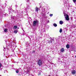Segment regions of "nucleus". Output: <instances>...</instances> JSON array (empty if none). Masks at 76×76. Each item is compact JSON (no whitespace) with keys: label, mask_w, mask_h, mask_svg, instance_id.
<instances>
[{"label":"nucleus","mask_w":76,"mask_h":76,"mask_svg":"<svg viewBox=\"0 0 76 76\" xmlns=\"http://www.w3.org/2000/svg\"><path fill=\"white\" fill-rule=\"evenodd\" d=\"M39 22V21L38 20H34L33 21V26H35L37 25L38 24V23Z\"/></svg>","instance_id":"nucleus-1"},{"label":"nucleus","mask_w":76,"mask_h":76,"mask_svg":"<svg viewBox=\"0 0 76 76\" xmlns=\"http://www.w3.org/2000/svg\"><path fill=\"white\" fill-rule=\"evenodd\" d=\"M37 63L39 66H41V65L42 64V61H41V59H39L37 62Z\"/></svg>","instance_id":"nucleus-2"},{"label":"nucleus","mask_w":76,"mask_h":76,"mask_svg":"<svg viewBox=\"0 0 76 76\" xmlns=\"http://www.w3.org/2000/svg\"><path fill=\"white\" fill-rule=\"evenodd\" d=\"M66 20H69L70 19L69 18V17L67 14L66 15V17H65Z\"/></svg>","instance_id":"nucleus-3"},{"label":"nucleus","mask_w":76,"mask_h":76,"mask_svg":"<svg viewBox=\"0 0 76 76\" xmlns=\"http://www.w3.org/2000/svg\"><path fill=\"white\" fill-rule=\"evenodd\" d=\"M35 11L36 12H38V11L39 10V9L38 8V7H36L35 8Z\"/></svg>","instance_id":"nucleus-4"},{"label":"nucleus","mask_w":76,"mask_h":76,"mask_svg":"<svg viewBox=\"0 0 76 76\" xmlns=\"http://www.w3.org/2000/svg\"><path fill=\"white\" fill-rule=\"evenodd\" d=\"M72 74L73 75H75L76 73V71L75 70H73L72 71Z\"/></svg>","instance_id":"nucleus-5"},{"label":"nucleus","mask_w":76,"mask_h":76,"mask_svg":"<svg viewBox=\"0 0 76 76\" xmlns=\"http://www.w3.org/2000/svg\"><path fill=\"white\" fill-rule=\"evenodd\" d=\"M66 47L67 49H69L70 48V45L69 44H67L66 46Z\"/></svg>","instance_id":"nucleus-6"},{"label":"nucleus","mask_w":76,"mask_h":76,"mask_svg":"<svg viewBox=\"0 0 76 76\" xmlns=\"http://www.w3.org/2000/svg\"><path fill=\"white\" fill-rule=\"evenodd\" d=\"M59 23L60 25H62L63 23V22L62 20H61L59 21Z\"/></svg>","instance_id":"nucleus-7"},{"label":"nucleus","mask_w":76,"mask_h":76,"mask_svg":"<svg viewBox=\"0 0 76 76\" xmlns=\"http://www.w3.org/2000/svg\"><path fill=\"white\" fill-rule=\"evenodd\" d=\"M52 42H53L52 40H50L48 41V43H49V44H50V43H52Z\"/></svg>","instance_id":"nucleus-8"},{"label":"nucleus","mask_w":76,"mask_h":76,"mask_svg":"<svg viewBox=\"0 0 76 76\" xmlns=\"http://www.w3.org/2000/svg\"><path fill=\"white\" fill-rule=\"evenodd\" d=\"M53 25L54 26H55V27H57V24L56 23H54L53 24Z\"/></svg>","instance_id":"nucleus-9"},{"label":"nucleus","mask_w":76,"mask_h":76,"mask_svg":"<svg viewBox=\"0 0 76 76\" xmlns=\"http://www.w3.org/2000/svg\"><path fill=\"white\" fill-rule=\"evenodd\" d=\"M61 51L62 53H63L64 51V48H62L61 50Z\"/></svg>","instance_id":"nucleus-10"},{"label":"nucleus","mask_w":76,"mask_h":76,"mask_svg":"<svg viewBox=\"0 0 76 76\" xmlns=\"http://www.w3.org/2000/svg\"><path fill=\"white\" fill-rule=\"evenodd\" d=\"M17 28H18V26H15L14 27V28L15 29H17Z\"/></svg>","instance_id":"nucleus-11"},{"label":"nucleus","mask_w":76,"mask_h":76,"mask_svg":"<svg viewBox=\"0 0 76 76\" xmlns=\"http://www.w3.org/2000/svg\"><path fill=\"white\" fill-rule=\"evenodd\" d=\"M7 29L6 28L4 30V32H7Z\"/></svg>","instance_id":"nucleus-12"},{"label":"nucleus","mask_w":76,"mask_h":76,"mask_svg":"<svg viewBox=\"0 0 76 76\" xmlns=\"http://www.w3.org/2000/svg\"><path fill=\"white\" fill-rule=\"evenodd\" d=\"M59 32L60 33H61L62 32V29L60 28L59 30Z\"/></svg>","instance_id":"nucleus-13"},{"label":"nucleus","mask_w":76,"mask_h":76,"mask_svg":"<svg viewBox=\"0 0 76 76\" xmlns=\"http://www.w3.org/2000/svg\"><path fill=\"white\" fill-rule=\"evenodd\" d=\"M14 32L15 34H17V32H18V30H15Z\"/></svg>","instance_id":"nucleus-14"},{"label":"nucleus","mask_w":76,"mask_h":76,"mask_svg":"<svg viewBox=\"0 0 76 76\" xmlns=\"http://www.w3.org/2000/svg\"><path fill=\"white\" fill-rule=\"evenodd\" d=\"M16 72L17 73H19V71L16 70Z\"/></svg>","instance_id":"nucleus-15"},{"label":"nucleus","mask_w":76,"mask_h":76,"mask_svg":"<svg viewBox=\"0 0 76 76\" xmlns=\"http://www.w3.org/2000/svg\"><path fill=\"white\" fill-rule=\"evenodd\" d=\"M73 1L74 3H76V0H73Z\"/></svg>","instance_id":"nucleus-16"},{"label":"nucleus","mask_w":76,"mask_h":76,"mask_svg":"<svg viewBox=\"0 0 76 76\" xmlns=\"http://www.w3.org/2000/svg\"><path fill=\"white\" fill-rule=\"evenodd\" d=\"M53 14H50V16H53Z\"/></svg>","instance_id":"nucleus-17"},{"label":"nucleus","mask_w":76,"mask_h":76,"mask_svg":"<svg viewBox=\"0 0 76 76\" xmlns=\"http://www.w3.org/2000/svg\"><path fill=\"white\" fill-rule=\"evenodd\" d=\"M1 67V64H0V67Z\"/></svg>","instance_id":"nucleus-18"},{"label":"nucleus","mask_w":76,"mask_h":76,"mask_svg":"<svg viewBox=\"0 0 76 76\" xmlns=\"http://www.w3.org/2000/svg\"><path fill=\"white\" fill-rule=\"evenodd\" d=\"M35 50H34V51H33V53H35Z\"/></svg>","instance_id":"nucleus-19"},{"label":"nucleus","mask_w":76,"mask_h":76,"mask_svg":"<svg viewBox=\"0 0 76 76\" xmlns=\"http://www.w3.org/2000/svg\"><path fill=\"white\" fill-rule=\"evenodd\" d=\"M75 58H76V56H75Z\"/></svg>","instance_id":"nucleus-20"},{"label":"nucleus","mask_w":76,"mask_h":76,"mask_svg":"<svg viewBox=\"0 0 76 76\" xmlns=\"http://www.w3.org/2000/svg\"><path fill=\"white\" fill-rule=\"evenodd\" d=\"M29 71H28V72H29Z\"/></svg>","instance_id":"nucleus-21"},{"label":"nucleus","mask_w":76,"mask_h":76,"mask_svg":"<svg viewBox=\"0 0 76 76\" xmlns=\"http://www.w3.org/2000/svg\"><path fill=\"white\" fill-rule=\"evenodd\" d=\"M48 76H51L50 75H49Z\"/></svg>","instance_id":"nucleus-22"}]
</instances>
